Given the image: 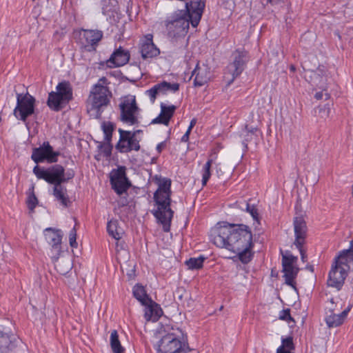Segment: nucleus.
Here are the masks:
<instances>
[{
  "label": "nucleus",
  "instance_id": "1",
  "mask_svg": "<svg viewBox=\"0 0 353 353\" xmlns=\"http://www.w3.org/2000/svg\"><path fill=\"white\" fill-rule=\"evenodd\" d=\"M210 236L215 245L229 251L254 247L252 231L249 226L244 224L219 223L211 230Z\"/></svg>",
  "mask_w": 353,
  "mask_h": 353
},
{
  "label": "nucleus",
  "instance_id": "2",
  "mask_svg": "<svg viewBox=\"0 0 353 353\" xmlns=\"http://www.w3.org/2000/svg\"><path fill=\"white\" fill-rule=\"evenodd\" d=\"M210 236L215 245L229 251L254 247L252 231L249 226L244 224L219 223L211 230Z\"/></svg>",
  "mask_w": 353,
  "mask_h": 353
},
{
  "label": "nucleus",
  "instance_id": "3",
  "mask_svg": "<svg viewBox=\"0 0 353 353\" xmlns=\"http://www.w3.org/2000/svg\"><path fill=\"white\" fill-rule=\"evenodd\" d=\"M171 180L164 179L159 184L157 190L154 194V200L158 208L152 212L153 215L163 225V230L168 232L170 230L171 221L174 212L170 208L171 203Z\"/></svg>",
  "mask_w": 353,
  "mask_h": 353
},
{
  "label": "nucleus",
  "instance_id": "4",
  "mask_svg": "<svg viewBox=\"0 0 353 353\" xmlns=\"http://www.w3.org/2000/svg\"><path fill=\"white\" fill-rule=\"evenodd\" d=\"M111 97V92L107 86L94 85L87 100V110L90 116L94 119H100Z\"/></svg>",
  "mask_w": 353,
  "mask_h": 353
},
{
  "label": "nucleus",
  "instance_id": "5",
  "mask_svg": "<svg viewBox=\"0 0 353 353\" xmlns=\"http://www.w3.org/2000/svg\"><path fill=\"white\" fill-rule=\"evenodd\" d=\"M191 21L188 15L179 10L165 21V26L169 37H179L186 34Z\"/></svg>",
  "mask_w": 353,
  "mask_h": 353
},
{
  "label": "nucleus",
  "instance_id": "6",
  "mask_svg": "<svg viewBox=\"0 0 353 353\" xmlns=\"http://www.w3.org/2000/svg\"><path fill=\"white\" fill-rule=\"evenodd\" d=\"M35 98L28 92L17 93V105L13 114L19 120L26 122L27 119L34 114Z\"/></svg>",
  "mask_w": 353,
  "mask_h": 353
},
{
  "label": "nucleus",
  "instance_id": "7",
  "mask_svg": "<svg viewBox=\"0 0 353 353\" xmlns=\"http://www.w3.org/2000/svg\"><path fill=\"white\" fill-rule=\"evenodd\" d=\"M121 110L120 120L130 125H134L139 123L137 115L140 110L138 107L134 96L128 95L123 98L119 104Z\"/></svg>",
  "mask_w": 353,
  "mask_h": 353
},
{
  "label": "nucleus",
  "instance_id": "8",
  "mask_svg": "<svg viewBox=\"0 0 353 353\" xmlns=\"http://www.w3.org/2000/svg\"><path fill=\"white\" fill-rule=\"evenodd\" d=\"M297 261V256L292 255L290 252H287L285 254L282 255V268L285 283L295 290L296 288L294 279L299 271V268L296 266Z\"/></svg>",
  "mask_w": 353,
  "mask_h": 353
},
{
  "label": "nucleus",
  "instance_id": "9",
  "mask_svg": "<svg viewBox=\"0 0 353 353\" xmlns=\"http://www.w3.org/2000/svg\"><path fill=\"white\" fill-rule=\"evenodd\" d=\"M232 57V61L227 67V70L232 75L229 84L243 72L249 61L248 52L244 49H236L233 52Z\"/></svg>",
  "mask_w": 353,
  "mask_h": 353
},
{
  "label": "nucleus",
  "instance_id": "10",
  "mask_svg": "<svg viewBox=\"0 0 353 353\" xmlns=\"http://www.w3.org/2000/svg\"><path fill=\"white\" fill-rule=\"evenodd\" d=\"M119 139L115 145V149L120 153H128L132 151H139L141 148L139 141L135 137V133L131 131L118 130Z\"/></svg>",
  "mask_w": 353,
  "mask_h": 353
},
{
  "label": "nucleus",
  "instance_id": "11",
  "mask_svg": "<svg viewBox=\"0 0 353 353\" xmlns=\"http://www.w3.org/2000/svg\"><path fill=\"white\" fill-rule=\"evenodd\" d=\"M32 172L33 173H37L39 175L46 176L50 179H54L55 177L54 174L58 173L59 179L61 180L60 183L68 182L70 179H73L75 175L73 170H69L65 173L64 168L59 164H55L47 168L37 165L34 167Z\"/></svg>",
  "mask_w": 353,
  "mask_h": 353
},
{
  "label": "nucleus",
  "instance_id": "12",
  "mask_svg": "<svg viewBox=\"0 0 353 353\" xmlns=\"http://www.w3.org/2000/svg\"><path fill=\"white\" fill-rule=\"evenodd\" d=\"M126 168L119 166L117 169H113L110 174V181L112 189L115 192L121 195L130 188L131 183L126 176Z\"/></svg>",
  "mask_w": 353,
  "mask_h": 353
},
{
  "label": "nucleus",
  "instance_id": "13",
  "mask_svg": "<svg viewBox=\"0 0 353 353\" xmlns=\"http://www.w3.org/2000/svg\"><path fill=\"white\" fill-rule=\"evenodd\" d=\"M59 152H54L48 141H44L39 148L32 150V160L37 164L47 161L49 163H57Z\"/></svg>",
  "mask_w": 353,
  "mask_h": 353
},
{
  "label": "nucleus",
  "instance_id": "14",
  "mask_svg": "<svg viewBox=\"0 0 353 353\" xmlns=\"http://www.w3.org/2000/svg\"><path fill=\"white\" fill-rule=\"evenodd\" d=\"M157 353H186L182 342L173 333L163 336L156 346Z\"/></svg>",
  "mask_w": 353,
  "mask_h": 353
},
{
  "label": "nucleus",
  "instance_id": "15",
  "mask_svg": "<svg viewBox=\"0 0 353 353\" xmlns=\"http://www.w3.org/2000/svg\"><path fill=\"white\" fill-rule=\"evenodd\" d=\"M34 174L38 179H43L47 183L54 185L52 194L63 207L67 208L70 205L71 202L67 194V189L62 183H60L61 180L59 179L58 173L54 174V176H55L54 179H50L46 176L39 175L37 173H34Z\"/></svg>",
  "mask_w": 353,
  "mask_h": 353
},
{
  "label": "nucleus",
  "instance_id": "16",
  "mask_svg": "<svg viewBox=\"0 0 353 353\" xmlns=\"http://www.w3.org/2000/svg\"><path fill=\"white\" fill-rule=\"evenodd\" d=\"M185 9L181 10L189 16L191 25L196 28L200 23L205 8L206 0H185Z\"/></svg>",
  "mask_w": 353,
  "mask_h": 353
},
{
  "label": "nucleus",
  "instance_id": "17",
  "mask_svg": "<svg viewBox=\"0 0 353 353\" xmlns=\"http://www.w3.org/2000/svg\"><path fill=\"white\" fill-rule=\"evenodd\" d=\"M103 33L99 30H82L79 32L81 47L87 52H94L103 39Z\"/></svg>",
  "mask_w": 353,
  "mask_h": 353
},
{
  "label": "nucleus",
  "instance_id": "18",
  "mask_svg": "<svg viewBox=\"0 0 353 353\" xmlns=\"http://www.w3.org/2000/svg\"><path fill=\"white\" fill-rule=\"evenodd\" d=\"M293 225L295 236L294 245L296 247L303 245L307 236V227L302 215L294 218Z\"/></svg>",
  "mask_w": 353,
  "mask_h": 353
},
{
  "label": "nucleus",
  "instance_id": "19",
  "mask_svg": "<svg viewBox=\"0 0 353 353\" xmlns=\"http://www.w3.org/2000/svg\"><path fill=\"white\" fill-rule=\"evenodd\" d=\"M179 90V83L162 81L155 84L145 93L150 97L151 102L154 103L158 94H165L168 92H176Z\"/></svg>",
  "mask_w": 353,
  "mask_h": 353
},
{
  "label": "nucleus",
  "instance_id": "20",
  "mask_svg": "<svg viewBox=\"0 0 353 353\" xmlns=\"http://www.w3.org/2000/svg\"><path fill=\"white\" fill-rule=\"evenodd\" d=\"M348 272V270H345L342 267L332 263L329 272V279L327 280L328 285L340 290L343 285Z\"/></svg>",
  "mask_w": 353,
  "mask_h": 353
},
{
  "label": "nucleus",
  "instance_id": "21",
  "mask_svg": "<svg viewBox=\"0 0 353 353\" xmlns=\"http://www.w3.org/2000/svg\"><path fill=\"white\" fill-rule=\"evenodd\" d=\"M16 336L7 332L5 328L0 326V352L8 353L12 351L17 346Z\"/></svg>",
  "mask_w": 353,
  "mask_h": 353
},
{
  "label": "nucleus",
  "instance_id": "22",
  "mask_svg": "<svg viewBox=\"0 0 353 353\" xmlns=\"http://www.w3.org/2000/svg\"><path fill=\"white\" fill-rule=\"evenodd\" d=\"M130 57L129 51L120 46L111 54L107 65L110 68L123 66L129 61Z\"/></svg>",
  "mask_w": 353,
  "mask_h": 353
},
{
  "label": "nucleus",
  "instance_id": "23",
  "mask_svg": "<svg viewBox=\"0 0 353 353\" xmlns=\"http://www.w3.org/2000/svg\"><path fill=\"white\" fill-rule=\"evenodd\" d=\"M140 52L143 59L156 57L160 54L159 49L152 41V34H148L145 39L141 43Z\"/></svg>",
  "mask_w": 353,
  "mask_h": 353
},
{
  "label": "nucleus",
  "instance_id": "24",
  "mask_svg": "<svg viewBox=\"0 0 353 353\" xmlns=\"http://www.w3.org/2000/svg\"><path fill=\"white\" fill-rule=\"evenodd\" d=\"M194 76V85L201 87L208 82L210 79V68L208 65H200L197 63L195 68L192 72V77Z\"/></svg>",
  "mask_w": 353,
  "mask_h": 353
},
{
  "label": "nucleus",
  "instance_id": "25",
  "mask_svg": "<svg viewBox=\"0 0 353 353\" xmlns=\"http://www.w3.org/2000/svg\"><path fill=\"white\" fill-rule=\"evenodd\" d=\"M352 305H349L343 312H334L325 313V322L329 327H335L341 325L345 321L350 311Z\"/></svg>",
  "mask_w": 353,
  "mask_h": 353
},
{
  "label": "nucleus",
  "instance_id": "26",
  "mask_svg": "<svg viewBox=\"0 0 353 353\" xmlns=\"http://www.w3.org/2000/svg\"><path fill=\"white\" fill-rule=\"evenodd\" d=\"M44 234L48 243L51 245L52 249L59 254L61 251V243L62 239L61 231L60 230L48 228L45 230Z\"/></svg>",
  "mask_w": 353,
  "mask_h": 353
},
{
  "label": "nucleus",
  "instance_id": "27",
  "mask_svg": "<svg viewBox=\"0 0 353 353\" xmlns=\"http://www.w3.org/2000/svg\"><path fill=\"white\" fill-rule=\"evenodd\" d=\"M144 317L147 321H157L163 314L161 308L154 301L145 305Z\"/></svg>",
  "mask_w": 353,
  "mask_h": 353
},
{
  "label": "nucleus",
  "instance_id": "28",
  "mask_svg": "<svg viewBox=\"0 0 353 353\" xmlns=\"http://www.w3.org/2000/svg\"><path fill=\"white\" fill-rule=\"evenodd\" d=\"M351 261H353V253L352 251L348 248L341 251L339 255L334 259L333 263L349 271V263Z\"/></svg>",
  "mask_w": 353,
  "mask_h": 353
},
{
  "label": "nucleus",
  "instance_id": "29",
  "mask_svg": "<svg viewBox=\"0 0 353 353\" xmlns=\"http://www.w3.org/2000/svg\"><path fill=\"white\" fill-rule=\"evenodd\" d=\"M57 92L67 103L72 99V88L69 81H63L57 85Z\"/></svg>",
  "mask_w": 353,
  "mask_h": 353
},
{
  "label": "nucleus",
  "instance_id": "30",
  "mask_svg": "<svg viewBox=\"0 0 353 353\" xmlns=\"http://www.w3.org/2000/svg\"><path fill=\"white\" fill-rule=\"evenodd\" d=\"M67 103L59 95L57 92H51L49 93L47 101L48 106L54 111H59Z\"/></svg>",
  "mask_w": 353,
  "mask_h": 353
},
{
  "label": "nucleus",
  "instance_id": "31",
  "mask_svg": "<svg viewBox=\"0 0 353 353\" xmlns=\"http://www.w3.org/2000/svg\"><path fill=\"white\" fill-rule=\"evenodd\" d=\"M259 130L256 127H248L245 125V130L243 131L244 141L243 145L247 148L248 143L254 141L256 143L259 139Z\"/></svg>",
  "mask_w": 353,
  "mask_h": 353
},
{
  "label": "nucleus",
  "instance_id": "32",
  "mask_svg": "<svg viewBox=\"0 0 353 353\" xmlns=\"http://www.w3.org/2000/svg\"><path fill=\"white\" fill-rule=\"evenodd\" d=\"M133 296L136 298L143 305H146L148 303H152V299L149 298L144 288L139 284H137L133 288Z\"/></svg>",
  "mask_w": 353,
  "mask_h": 353
},
{
  "label": "nucleus",
  "instance_id": "33",
  "mask_svg": "<svg viewBox=\"0 0 353 353\" xmlns=\"http://www.w3.org/2000/svg\"><path fill=\"white\" fill-rule=\"evenodd\" d=\"M107 232L108 234L116 240L122 237V229L119 227V222L117 219H111L107 224Z\"/></svg>",
  "mask_w": 353,
  "mask_h": 353
},
{
  "label": "nucleus",
  "instance_id": "34",
  "mask_svg": "<svg viewBox=\"0 0 353 353\" xmlns=\"http://www.w3.org/2000/svg\"><path fill=\"white\" fill-rule=\"evenodd\" d=\"M252 248L253 247H245L243 248V249H239V250H232L231 252L236 253L239 259L243 263L247 264L252 260L254 256V252L252 250Z\"/></svg>",
  "mask_w": 353,
  "mask_h": 353
},
{
  "label": "nucleus",
  "instance_id": "35",
  "mask_svg": "<svg viewBox=\"0 0 353 353\" xmlns=\"http://www.w3.org/2000/svg\"><path fill=\"white\" fill-rule=\"evenodd\" d=\"M110 346L113 353H123L124 352V348L121 345L119 334L116 330L111 332Z\"/></svg>",
  "mask_w": 353,
  "mask_h": 353
},
{
  "label": "nucleus",
  "instance_id": "36",
  "mask_svg": "<svg viewBox=\"0 0 353 353\" xmlns=\"http://www.w3.org/2000/svg\"><path fill=\"white\" fill-rule=\"evenodd\" d=\"M115 128V123L111 121H103L101 123V129L104 134L105 141H112V133Z\"/></svg>",
  "mask_w": 353,
  "mask_h": 353
},
{
  "label": "nucleus",
  "instance_id": "37",
  "mask_svg": "<svg viewBox=\"0 0 353 353\" xmlns=\"http://www.w3.org/2000/svg\"><path fill=\"white\" fill-rule=\"evenodd\" d=\"M282 344L276 350V353H290L294 349L292 336L282 339Z\"/></svg>",
  "mask_w": 353,
  "mask_h": 353
},
{
  "label": "nucleus",
  "instance_id": "38",
  "mask_svg": "<svg viewBox=\"0 0 353 353\" xmlns=\"http://www.w3.org/2000/svg\"><path fill=\"white\" fill-rule=\"evenodd\" d=\"M205 259V258L201 256L198 258H190L185 261V264L190 270H198L203 267Z\"/></svg>",
  "mask_w": 353,
  "mask_h": 353
},
{
  "label": "nucleus",
  "instance_id": "39",
  "mask_svg": "<svg viewBox=\"0 0 353 353\" xmlns=\"http://www.w3.org/2000/svg\"><path fill=\"white\" fill-rule=\"evenodd\" d=\"M213 163V159H209L203 168L202 185H205L211 176L210 168Z\"/></svg>",
  "mask_w": 353,
  "mask_h": 353
},
{
  "label": "nucleus",
  "instance_id": "40",
  "mask_svg": "<svg viewBox=\"0 0 353 353\" xmlns=\"http://www.w3.org/2000/svg\"><path fill=\"white\" fill-rule=\"evenodd\" d=\"M176 107L175 105L167 106L163 103L161 104V112L165 116V122H169L173 116Z\"/></svg>",
  "mask_w": 353,
  "mask_h": 353
},
{
  "label": "nucleus",
  "instance_id": "41",
  "mask_svg": "<svg viewBox=\"0 0 353 353\" xmlns=\"http://www.w3.org/2000/svg\"><path fill=\"white\" fill-rule=\"evenodd\" d=\"M117 6V0H109L108 3H106V0H101V7L103 14L114 11Z\"/></svg>",
  "mask_w": 353,
  "mask_h": 353
},
{
  "label": "nucleus",
  "instance_id": "42",
  "mask_svg": "<svg viewBox=\"0 0 353 353\" xmlns=\"http://www.w3.org/2000/svg\"><path fill=\"white\" fill-rule=\"evenodd\" d=\"M342 304L339 301L335 302L334 299L332 298L325 308V313L340 312Z\"/></svg>",
  "mask_w": 353,
  "mask_h": 353
},
{
  "label": "nucleus",
  "instance_id": "43",
  "mask_svg": "<svg viewBox=\"0 0 353 353\" xmlns=\"http://www.w3.org/2000/svg\"><path fill=\"white\" fill-rule=\"evenodd\" d=\"M98 147L101 150V152L105 157H110L113 148L111 141H105V143H100Z\"/></svg>",
  "mask_w": 353,
  "mask_h": 353
},
{
  "label": "nucleus",
  "instance_id": "44",
  "mask_svg": "<svg viewBox=\"0 0 353 353\" xmlns=\"http://www.w3.org/2000/svg\"><path fill=\"white\" fill-rule=\"evenodd\" d=\"M38 203V199L34 193V186L32 187V192L30 193L27 200L28 208L33 211Z\"/></svg>",
  "mask_w": 353,
  "mask_h": 353
},
{
  "label": "nucleus",
  "instance_id": "45",
  "mask_svg": "<svg viewBox=\"0 0 353 353\" xmlns=\"http://www.w3.org/2000/svg\"><path fill=\"white\" fill-rule=\"evenodd\" d=\"M279 319L281 320L285 321H287L288 323H290V321L294 322V320L293 319V318L290 315V309H289V308L283 310L280 312V314H279Z\"/></svg>",
  "mask_w": 353,
  "mask_h": 353
},
{
  "label": "nucleus",
  "instance_id": "46",
  "mask_svg": "<svg viewBox=\"0 0 353 353\" xmlns=\"http://www.w3.org/2000/svg\"><path fill=\"white\" fill-rule=\"evenodd\" d=\"M246 211L249 212L254 221H259L258 210L254 205H250L248 203L245 204Z\"/></svg>",
  "mask_w": 353,
  "mask_h": 353
},
{
  "label": "nucleus",
  "instance_id": "47",
  "mask_svg": "<svg viewBox=\"0 0 353 353\" xmlns=\"http://www.w3.org/2000/svg\"><path fill=\"white\" fill-rule=\"evenodd\" d=\"M69 243H70V245L72 248H77V230H76L75 227H74L70 231V234H69Z\"/></svg>",
  "mask_w": 353,
  "mask_h": 353
},
{
  "label": "nucleus",
  "instance_id": "48",
  "mask_svg": "<svg viewBox=\"0 0 353 353\" xmlns=\"http://www.w3.org/2000/svg\"><path fill=\"white\" fill-rule=\"evenodd\" d=\"M316 85L319 86V88H323V91L316 92L314 95V97L317 100L323 99V97H325V100L330 99V94L326 92V90L324 88V87L321 85H319L318 84H316Z\"/></svg>",
  "mask_w": 353,
  "mask_h": 353
},
{
  "label": "nucleus",
  "instance_id": "49",
  "mask_svg": "<svg viewBox=\"0 0 353 353\" xmlns=\"http://www.w3.org/2000/svg\"><path fill=\"white\" fill-rule=\"evenodd\" d=\"M151 123H161L168 125L169 122H165V116L161 112L160 114L157 118L154 119Z\"/></svg>",
  "mask_w": 353,
  "mask_h": 353
},
{
  "label": "nucleus",
  "instance_id": "50",
  "mask_svg": "<svg viewBox=\"0 0 353 353\" xmlns=\"http://www.w3.org/2000/svg\"><path fill=\"white\" fill-rule=\"evenodd\" d=\"M303 245H300V247H296V248L299 250V252H300V254H301V260L303 261V262H305L306 261L307 255H306V252L303 249Z\"/></svg>",
  "mask_w": 353,
  "mask_h": 353
},
{
  "label": "nucleus",
  "instance_id": "51",
  "mask_svg": "<svg viewBox=\"0 0 353 353\" xmlns=\"http://www.w3.org/2000/svg\"><path fill=\"white\" fill-rule=\"evenodd\" d=\"M108 83H109L108 82V79L105 77H103L99 79L98 83L94 85L107 86Z\"/></svg>",
  "mask_w": 353,
  "mask_h": 353
},
{
  "label": "nucleus",
  "instance_id": "52",
  "mask_svg": "<svg viewBox=\"0 0 353 353\" xmlns=\"http://www.w3.org/2000/svg\"><path fill=\"white\" fill-rule=\"evenodd\" d=\"M190 132H191L190 129H188L186 132L181 137V141L182 142H187V141H188Z\"/></svg>",
  "mask_w": 353,
  "mask_h": 353
},
{
  "label": "nucleus",
  "instance_id": "53",
  "mask_svg": "<svg viewBox=\"0 0 353 353\" xmlns=\"http://www.w3.org/2000/svg\"><path fill=\"white\" fill-rule=\"evenodd\" d=\"M282 2V0H266L265 6L270 4L272 6L279 5Z\"/></svg>",
  "mask_w": 353,
  "mask_h": 353
},
{
  "label": "nucleus",
  "instance_id": "54",
  "mask_svg": "<svg viewBox=\"0 0 353 353\" xmlns=\"http://www.w3.org/2000/svg\"><path fill=\"white\" fill-rule=\"evenodd\" d=\"M165 147V143L164 141L159 143L157 145V150L158 153H161Z\"/></svg>",
  "mask_w": 353,
  "mask_h": 353
},
{
  "label": "nucleus",
  "instance_id": "55",
  "mask_svg": "<svg viewBox=\"0 0 353 353\" xmlns=\"http://www.w3.org/2000/svg\"><path fill=\"white\" fill-rule=\"evenodd\" d=\"M196 119H192L188 129H190V131H191L192 129L194 128V126L196 125Z\"/></svg>",
  "mask_w": 353,
  "mask_h": 353
},
{
  "label": "nucleus",
  "instance_id": "56",
  "mask_svg": "<svg viewBox=\"0 0 353 353\" xmlns=\"http://www.w3.org/2000/svg\"><path fill=\"white\" fill-rule=\"evenodd\" d=\"M70 268H70V263H68V265L67 270H66L65 271L59 270V272H60V273H61V274H65V273H67V272H68V270H70Z\"/></svg>",
  "mask_w": 353,
  "mask_h": 353
},
{
  "label": "nucleus",
  "instance_id": "57",
  "mask_svg": "<svg viewBox=\"0 0 353 353\" xmlns=\"http://www.w3.org/2000/svg\"><path fill=\"white\" fill-rule=\"evenodd\" d=\"M290 71H292V72H294V71L296 70V68H295V66H294V65H291L290 66Z\"/></svg>",
  "mask_w": 353,
  "mask_h": 353
},
{
  "label": "nucleus",
  "instance_id": "58",
  "mask_svg": "<svg viewBox=\"0 0 353 353\" xmlns=\"http://www.w3.org/2000/svg\"><path fill=\"white\" fill-rule=\"evenodd\" d=\"M323 110H327V113L328 114L329 110H330V108H329V106L327 105H324Z\"/></svg>",
  "mask_w": 353,
  "mask_h": 353
},
{
  "label": "nucleus",
  "instance_id": "59",
  "mask_svg": "<svg viewBox=\"0 0 353 353\" xmlns=\"http://www.w3.org/2000/svg\"><path fill=\"white\" fill-rule=\"evenodd\" d=\"M349 249L351 250L353 253V240L350 242V246Z\"/></svg>",
  "mask_w": 353,
  "mask_h": 353
},
{
  "label": "nucleus",
  "instance_id": "60",
  "mask_svg": "<svg viewBox=\"0 0 353 353\" xmlns=\"http://www.w3.org/2000/svg\"><path fill=\"white\" fill-rule=\"evenodd\" d=\"M142 131L141 130H136L134 132H132V133H135V136L137 135V134L138 133H140Z\"/></svg>",
  "mask_w": 353,
  "mask_h": 353
},
{
  "label": "nucleus",
  "instance_id": "61",
  "mask_svg": "<svg viewBox=\"0 0 353 353\" xmlns=\"http://www.w3.org/2000/svg\"><path fill=\"white\" fill-rule=\"evenodd\" d=\"M60 266V263H58L57 265H56V267H59Z\"/></svg>",
  "mask_w": 353,
  "mask_h": 353
},
{
  "label": "nucleus",
  "instance_id": "62",
  "mask_svg": "<svg viewBox=\"0 0 353 353\" xmlns=\"http://www.w3.org/2000/svg\"><path fill=\"white\" fill-rule=\"evenodd\" d=\"M317 71H319V72H323V71H321L319 68L318 69V70H317Z\"/></svg>",
  "mask_w": 353,
  "mask_h": 353
}]
</instances>
